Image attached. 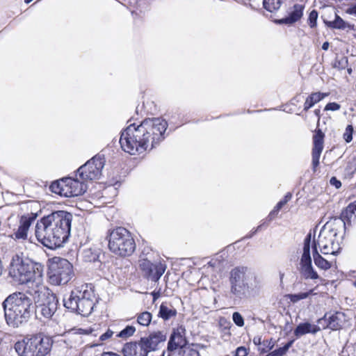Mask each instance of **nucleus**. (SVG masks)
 Wrapping results in <instances>:
<instances>
[{
	"label": "nucleus",
	"instance_id": "33",
	"mask_svg": "<svg viewBox=\"0 0 356 356\" xmlns=\"http://www.w3.org/2000/svg\"><path fill=\"white\" fill-rule=\"evenodd\" d=\"M313 289L309 290L307 292H301L298 293L289 294L288 298L291 302L295 303L301 300L305 299L309 297V295L313 294Z\"/></svg>",
	"mask_w": 356,
	"mask_h": 356
},
{
	"label": "nucleus",
	"instance_id": "11",
	"mask_svg": "<svg viewBox=\"0 0 356 356\" xmlns=\"http://www.w3.org/2000/svg\"><path fill=\"white\" fill-rule=\"evenodd\" d=\"M152 254L148 248H145L140 256L139 266L145 277L156 282L164 273L166 266L160 261L152 262Z\"/></svg>",
	"mask_w": 356,
	"mask_h": 356
},
{
	"label": "nucleus",
	"instance_id": "27",
	"mask_svg": "<svg viewBox=\"0 0 356 356\" xmlns=\"http://www.w3.org/2000/svg\"><path fill=\"white\" fill-rule=\"evenodd\" d=\"M100 250L97 248H88L83 251L82 258L86 262L99 261Z\"/></svg>",
	"mask_w": 356,
	"mask_h": 356
},
{
	"label": "nucleus",
	"instance_id": "61",
	"mask_svg": "<svg viewBox=\"0 0 356 356\" xmlns=\"http://www.w3.org/2000/svg\"><path fill=\"white\" fill-rule=\"evenodd\" d=\"M354 284L356 286V279H355V281L354 282Z\"/></svg>",
	"mask_w": 356,
	"mask_h": 356
},
{
	"label": "nucleus",
	"instance_id": "35",
	"mask_svg": "<svg viewBox=\"0 0 356 356\" xmlns=\"http://www.w3.org/2000/svg\"><path fill=\"white\" fill-rule=\"evenodd\" d=\"M274 346L275 343L273 341L272 339H270V340H264L262 341L261 346L259 347L258 349L261 353H267L272 350Z\"/></svg>",
	"mask_w": 356,
	"mask_h": 356
},
{
	"label": "nucleus",
	"instance_id": "31",
	"mask_svg": "<svg viewBox=\"0 0 356 356\" xmlns=\"http://www.w3.org/2000/svg\"><path fill=\"white\" fill-rule=\"evenodd\" d=\"M325 24L332 29H345L346 27V22L338 15H335V19L331 22H325Z\"/></svg>",
	"mask_w": 356,
	"mask_h": 356
},
{
	"label": "nucleus",
	"instance_id": "50",
	"mask_svg": "<svg viewBox=\"0 0 356 356\" xmlns=\"http://www.w3.org/2000/svg\"><path fill=\"white\" fill-rule=\"evenodd\" d=\"M346 13L356 16V3L347 8Z\"/></svg>",
	"mask_w": 356,
	"mask_h": 356
},
{
	"label": "nucleus",
	"instance_id": "8",
	"mask_svg": "<svg viewBox=\"0 0 356 356\" xmlns=\"http://www.w3.org/2000/svg\"><path fill=\"white\" fill-rule=\"evenodd\" d=\"M52 340L42 334L26 337L15 344L19 356H46L52 347Z\"/></svg>",
	"mask_w": 356,
	"mask_h": 356
},
{
	"label": "nucleus",
	"instance_id": "48",
	"mask_svg": "<svg viewBox=\"0 0 356 356\" xmlns=\"http://www.w3.org/2000/svg\"><path fill=\"white\" fill-rule=\"evenodd\" d=\"M294 342V340H291L288 341L284 346L282 347H280V348L282 350V352L286 354V353L288 351V350L291 347Z\"/></svg>",
	"mask_w": 356,
	"mask_h": 356
},
{
	"label": "nucleus",
	"instance_id": "28",
	"mask_svg": "<svg viewBox=\"0 0 356 356\" xmlns=\"http://www.w3.org/2000/svg\"><path fill=\"white\" fill-rule=\"evenodd\" d=\"M65 187L66 184L64 178L61 180L53 181L50 185L49 188L52 193L60 195V196L67 197V194H65Z\"/></svg>",
	"mask_w": 356,
	"mask_h": 356
},
{
	"label": "nucleus",
	"instance_id": "53",
	"mask_svg": "<svg viewBox=\"0 0 356 356\" xmlns=\"http://www.w3.org/2000/svg\"><path fill=\"white\" fill-rule=\"evenodd\" d=\"M152 296L153 298V301L154 302V301H156V299L159 298L160 293H159V292L153 291L152 293Z\"/></svg>",
	"mask_w": 356,
	"mask_h": 356
},
{
	"label": "nucleus",
	"instance_id": "54",
	"mask_svg": "<svg viewBox=\"0 0 356 356\" xmlns=\"http://www.w3.org/2000/svg\"><path fill=\"white\" fill-rule=\"evenodd\" d=\"M314 114L317 117L318 122H319L320 118H321V111H320V109H316L314 111Z\"/></svg>",
	"mask_w": 356,
	"mask_h": 356
},
{
	"label": "nucleus",
	"instance_id": "3",
	"mask_svg": "<svg viewBox=\"0 0 356 356\" xmlns=\"http://www.w3.org/2000/svg\"><path fill=\"white\" fill-rule=\"evenodd\" d=\"M41 293L42 292L38 287L33 292L27 290L9 295L2 303L7 324L19 327L26 323L35 312L34 300L40 298Z\"/></svg>",
	"mask_w": 356,
	"mask_h": 356
},
{
	"label": "nucleus",
	"instance_id": "58",
	"mask_svg": "<svg viewBox=\"0 0 356 356\" xmlns=\"http://www.w3.org/2000/svg\"><path fill=\"white\" fill-rule=\"evenodd\" d=\"M280 280L282 281V279H283V277H284V273H281V272H280Z\"/></svg>",
	"mask_w": 356,
	"mask_h": 356
},
{
	"label": "nucleus",
	"instance_id": "29",
	"mask_svg": "<svg viewBox=\"0 0 356 356\" xmlns=\"http://www.w3.org/2000/svg\"><path fill=\"white\" fill-rule=\"evenodd\" d=\"M324 134L321 129L316 131L313 136V149L312 151L322 152L323 149Z\"/></svg>",
	"mask_w": 356,
	"mask_h": 356
},
{
	"label": "nucleus",
	"instance_id": "24",
	"mask_svg": "<svg viewBox=\"0 0 356 356\" xmlns=\"http://www.w3.org/2000/svg\"><path fill=\"white\" fill-rule=\"evenodd\" d=\"M177 314V309L172 306L165 302H162L159 307L158 316L164 321H168L171 318L175 317Z\"/></svg>",
	"mask_w": 356,
	"mask_h": 356
},
{
	"label": "nucleus",
	"instance_id": "25",
	"mask_svg": "<svg viewBox=\"0 0 356 356\" xmlns=\"http://www.w3.org/2000/svg\"><path fill=\"white\" fill-rule=\"evenodd\" d=\"M312 255L314 259V264L320 269L326 270L331 268L332 264L326 259L323 258L318 250L316 249V245H314L312 247Z\"/></svg>",
	"mask_w": 356,
	"mask_h": 356
},
{
	"label": "nucleus",
	"instance_id": "42",
	"mask_svg": "<svg viewBox=\"0 0 356 356\" xmlns=\"http://www.w3.org/2000/svg\"><path fill=\"white\" fill-rule=\"evenodd\" d=\"M291 197H292L291 193H287L284 195V198L277 203L275 207H277V209H279L280 210H281V209L291 199Z\"/></svg>",
	"mask_w": 356,
	"mask_h": 356
},
{
	"label": "nucleus",
	"instance_id": "4",
	"mask_svg": "<svg viewBox=\"0 0 356 356\" xmlns=\"http://www.w3.org/2000/svg\"><path fill=\"white\" fill-rule=\"evenodd\" d=\"M229 282L231 295L240 300L257 295L262 287L261 278L245 266L232 269Z\"/></svg>",
	"mask_w": 356,
	"mask_h": 356
},
{
	"label": "nucleus",
	"instance_id": "5",
	"mask_svg": "<svg viewBox=\"0 0 356 356\" xmlns=\"http://www.w3.org/2000/svg\"><path fill=\"white\" fill-rule=\"evenodd\" d=\"M44 271V266L40 263L34 262L28 258L13 259L9 270L8 275L11 278V282L15 284H24L29 283H35L36 289L38 287L41 291L42 286L40 283Z\"/></svg>",
	"mask_w": 356,
	"mask_h": 356
},
{
	"label": "nucleus",
	"instance_id": "16",
	"mask_svg": "<svg viewBox=\"0 0 356 356\" xmlns=\"http://www.w3.org/2000/svg\"><path fill=\"white\" fill-rule=\"evenodd\" d=\"M185 334L186 329L183 325L173 329L168 343L167 350L172 353L178 348L182 350L184 348L186 347L187 340Z\"/></svg>",
	"mask_w": 356,
	"mask_h": 356
},
{
	"label": "nucleus",
	"instance_id": "18",
	"mask_svg": "<svg viewBox=\"0 0 356 356\" xmlns=\"http://www.w3.org/2000/svg\"><path fill=\"white\" fill-rule=\"evenodd\" d=\"M334 224L339 227H343L346 229V225H350L352 222L356 221V201L349 204L345 209H343L339 217H334L332 218Z\"/></svg>",
	"mask_w": 356,
	"mask_h": 356
},
{
	"label": "nucleus",
	"instance_id": "14",
	"mask_svg": "<svg viewBox=\"0 0 356 356\" xmlns=\"http://www.w3.org/2000/svg\"><path fill=\"white\" fill-rule=\"evenodd\" d=\"M44 296H45L42 302H38V305H35V313L37 315H41V316L49 319L53 315L55 314L57 310L58 305V299L54 293H48L47 296H45L44 293H42Z\"/></svg>",
	"mask_w": 356,
	"mask_h": 356
},
{
	"label": "nucleus",
	"instance_id": "57",
	"mask_svg": "<svg viewBox=\"0 0 356 356\" xmlns=\"http://www.w3.org/2000/svg\"><path fill=\"white\" fill-rule=\"evenodd\" d=\"M264 223L263 224H261L259 225V226H257L256 228L254 229V232H257L259 231H260L261 229V227L262 226L264 225Z\"/></svg>",
	"mask_w": 356,
	"mask_h": 356
},
{
	"label": "nucleus",
	"instance_id": "17",
	"mask_svg": "<svg viewBox=\"0 0 356 356\" xmlns=\"http://www.w3.org/2000/svg\"><path fill=\"white\" fill-rule=\"evenodd\" d=\"M346 321V316L343 313L336 312L333 314L326 313L323 317L318 320V323L323 328H330L332 330L340 329Z\"/></svg>",
	"mask_w": 356,
	"mask_h": 356
},
{
	"label": "nucleus",
	"instance_id": "26",
	"mask_svg": "<svg viewBox=\"0 0 356 356\" xmlns=\"http://www.w3.org/2000/svg\"><path fill=\"white\" fill-rule=\"evenodd\" d=\"M327 96V93L321 92H312L309 95L304 104V111H307L309 108L314 106L316 103L321 102L323 98Z\"/></svg>",
	"mask_w": 356,
	"mask_h": 356
},
{
	"label": "nucleus",
	"instance_id": "45",
	"mask_svg": "<svg viewBox=\"0 0 356 356\" xmlns=\"http://www.w3.org/2000/svg\"><path fill=\"white\" fill-rule=\"evenodd\" d=\"M248 350L244 346L238 347L236 350L235 356H247Z\"/></svg>",
	"mask_w": 356,
	"mask_h": 356
},
{
	"label": "nucleus",
	"instance_id": "59",
	"mask_svg": "<svg viewBox=\"0 0 356 356\" xmlns=\"http://www.w3.org/2000/svg\"><path fill=\"white\" fill-rule=\"evenodd\" d=\"M32 1H33V0H24V2H25L26 3H31Z\"/></svg>",
	"mask_w": 356,
	"mask_h": 356
},
{
	"label": "nucleus",
	"instance_id": "49",
	"mask_svg": "<svg viewBox=\"0 0 356 356\" xmlns=\"http://www.w3.org/2000/svg\"><path fill=\"white\" fill-rule=\"evenodd\" d=\"M209 266H211L212 268H220V263L217 259H211L210 261L208 262Z\"/></svg>",
	"mask_w": 356,
	"mask_h": 356
},
{
	"label": "nucleus",
	"instance_id": "1",
	"mask_svg": "<svg viewBox=\"0 0 356 356\" xmlns=\"http://www.w3.org/2000/svg\"><path fill=\"white\" fill-rule=\"evenodd\" d=\"M168 126L167 121L161 118H146L138 125L130 124L121 131V147L131 155L151 150L164 140Z\"/></svg>",
	"mask_w": 356,
	"mask_h": 356
},
{
	"label": "nucleus",
	"instance_id": "9",
	"mask_svg": "<svg viewBox=\"0 0 356 356\" xmlns=\"http://www.w3.org/2000/svg\"><path fill=\"white\" fill-rule=\"evenodd\" d=\"M47 276L52 285H64L74 277L72 264L66 259L54 257L48 259Z\"/></svg>",
	"mask_w": 356,
	"mask_h": 356
},
{
	"label": "nucleus",
	"instance_id": "52",
	"mask_svg": "<svg viewBox=\"0 0 356 356\" xmlns=\"http://www.w3.org/2000/svg\"><path fill=\"white\" fill-rule=\"evenodd\" d=\"M101 356H120L117 353L113 352H104Z\"/></svg>",
	"mask_w": 356,
	"mask_h": 356
},
{
	"label": "nucleus",
	"instance_id": "40",
	"mask_svg": "<svg viewBox=\"0 0 356 356\" xmlns=\"http://www.w3.org/2000/svg\"><path fill=\"white\" fill-rule=\"evenodd\" d=\"M232 321H234L235 325L238 327H243L244 325V318L242 316V315L238 312H235L233 313Z\"/></svg>",
	"mask_w": 356,
	"mask_h": 356
},
{
	"label": "nucleus",
	"instance_id": "46",
	"mask_svg": "<svg viewBox=\"0 0 356 356\" xmlns=\"http://www.w3.org/2000/svg\"><path fill=\"white\" fill-rule=\"evenodd\" d=\"M280 211V210L279 209H277V207H275L268 214L267 217V220H268L269 222L272 221L277 216Z\"/></svg>",
	"mask_w": 356,
	"mask_h": 356
},
{
	"label": "nucleus",
	"instance_id": "22",
	"mask_svg": "<svg viewBox=\"0 0 356 356\" xmlns=\"http://www.w3.org/2000/svg\"><path fill=\"white\" fill-rule=\"evenodd\" d=\"M124 356H147L149 351L140 341L127 342L122 350Z\"/></svg>",
	"mask_w": 356,
	"mask_h": 356
},
{
	"label": "nucleus",
	"instance_id": "55",
	"mask_svg": "<svg viewBox=\"0 0 356 356\" xmlns=\"http://www.w3.org/2000/svg\"><path fill=\"white\" fill-rule=\"evenodd\" d=\"M329 48V42H325L323 43L322 44V49L325 51H327Z\"/></svg>",
	"mask_w": 356,
	"mask_h": 356
},
{
	"label": "nucleus",
	"instance_id": "30",
	"mask_svg": "<svg viewBox=\"0 0 356 356\" xmlns=\"http://www.w3.org/2000/svg\"><path fill=\"white\" fill-rule=\"evenodd\" d=\"M285 0H263L264 9L270 13L277 10Z\"/></svg>",
	"mask_w": 356,
	"mask_h": 356
},
{
	"label": "nucleus",
	"instance_id": "6",
	"mask_svg": "<svg viewBox=\"0 0 356 356\" xmlns=\"http://www.w3.org/2000/svg\"><path fill=\"white\" fill-rule=\"evenodd\" d=\"M63 305L67 309L83 316L91 314L97 302L94 290L88 284L71 291L63 298Z\"/></svg>",
	"mask_w": 356,
	"mask_h": 356
},
{
	"label": "nucleus",
	"instance_id": "34",
	"mask_svg": "<svg viewBox=\"0 0 356 356\" xmlns=\"http://www.w3.org/2000/svg\"><path fill=\"white\" fill-rule=\"evenodd\" d=\"M136 332V328L133 325H127L122 330L118 332L116 335L118 338L126 339L131 336Z\"/></svg>",
	"mask_w": 356,
	"mask_h": 356
},
{
	"label": "nucleus",
	"instance_id": "51",
	"mask_svg": "<svg viewBox=\"0 0 356 356\" xmlns=\"http://www.w3.org/2000/svg\"><path fill=\"white\" fill-rule=\"evenodd\" d=\"M252 341L254 345L259 346V347L261 346L262 341H261V337H259V336L254 337Z\"/></svg>",
	"mask_w": 356,
	"mask_h": 356
},
{
	"label": "nucleus",
	"instance_id": "39",
	"mask_svg": "<svg viewBox=\"0 0 356 356\" xmlns=\"http://www.w3.org/2000/svg\"><path fill=\"white\" fill-rule=\"evenodd\" d=\"M348 58L342 56L339 59H337L334 63V67L339 70L345 69L348 65Z\"/></svg>",
	"mask_w": 356,
	"mask_h": 356
},
{
	"label": "nucleus",
	"instance_id": "23",
	"mask_svg": "<svg viewBox=\"0 0 356 356\" xmlns=\"http://www.w3.org/2000/svg\"><path fill=\"white\" fill-rule=\"evenodd\" d=\"M320 327L317 325L312 324L309 322H304L299 323L296 326L293 334L297 338H300L307 334H315L320 331Z\"/></svg>",
	"mask_w": 356,
	"mask_h": 356
},
{
	"label": "nucleus",
	"instance_id": "38",
	"mask_svg": "<svg viewBox=\"0 0 356 356\" xmlns=\"http://www.w3.org/2000/svg\"><path fill=\"white\" fill-rule=\"evenodd\" d=\"M318 16V14L316 10H313L310 12L308 17V24L311 28L316 26Z\"/></svg>",
	"mask_w": 356,
	"mask_h": 356
},
{
	"label": "nucleus",
	"instance_id": "7",
	"mask_svg": "<svg viewBox=\"0 0 356 356\" xmlns=\"http://www.w3.org/2000/svg\"><path fill=\"white\" fill-rule=\"evenodd\" d=\"M106 239L111 252L125 257L131 256L136 250V243L131 233L123 227H118L108 231Z\"/></svg>",
	"mask_w": 356,
	"mask_h": 356
},
{
	"label": "nucleus",
	"instance_id": "12",
	"mask_svg": "<svg viewBox=\"0 0 356 356\" xmlns=\"http://www.w3.org/2000/svg\"><path fill=\"white\" fill-rule=\"evenodd\" d=\"M105 162L104 155L97 154L78 168L76 176L85 181L99 179Z\"/></svg>",
	"mask_w": 356,
	"mask_h": 356
},
{
	"label": "nucleus",
	"instance_id": "43",
	"mask_svg": "<svg viewBox=\"0 0 356 356\" xmlns=\"http://www.w3.org/2000/svg\"><path fill=\"white\" fill-rule=\"evenodd\" d=\"M341 108V106L337 102H330L326 104V106L324 108L325 111H335L339 110Z\"/></svg>",
	"mask_w": 356,
	"mask_h": 356
},
{
	"label": "nucleus",
	"instance_id": "56",
	"mask_svg": "<svg viewBox=\"0 0 356 356\" xmlns=\"http://www.w3.org/2000/svg\"><path fill=\"white\" fill-rule=\"evenodd\" d=\"M257 232H254V229L250 232V233L245 236V238H252Z\"/></svg>",
	"mask_w": 356,
	"mask_h": 356
},
{
	"label": "nucleus",
	"instance_id": "44",
	"mask_svg": "<svg viewBox=\"0 0 356 356\" xmlns=\"http://www.w3.org/2000/svg\"><path fill=\"white\" fill-rule=\"evenodd\" d=\"M113 334V332L110 329H108L106 332L102 334L99 337V341H104L110 339Z\"/></svg>",
	"mask_w": 356,
	"mask_h": 356
},
{
	"label": "nucleus",
	"instance_id": "41",
	"mask_svg": "<svg viewBox=\"0 0 356 356\" xmlns=\"http://www.w3.org/2000/svg\"><path fill=\"white\" fill-rule=\"evenodd\" d=\"M322 152L312 151V165L314 171H316V167L319 165V159Z\"/></svg>",
	"mask_w": 356,
	"mask_h": 356
},
{
	"label": "nucleus",
	"instance_id": "15",
	"mask_svg": "<svg viewBox=\"0 0 356 356\" xmlns=\"http://www.w3.org/2000/svg\"><path fill=\"white\" fill-rule=\"evenodd\" d=\"M37 213H31L21 216L19 225L16 230L11 234L12 238L15 241H24L27 238L28 232L32 222L36 219Z\"/></svg>",
	"mask_w": 356,
	"mask_h": 356
},
{
	"label": "nucleus",
	"instance_id": "2",
	"mask_svg": "<svg viewBox=\"0 0 356 356\" xmlns=\"http://www.w3.org/2000/svg\"><path fill=\"white\" fill-rule=\"evenodd\" d=\"M72 218L71 213L63 210L43 216L35 227L37 240L51 250L61 247L70 236Z\"/></svg>",
	"mask_w": 356,
	"mask_h": 356
},
{
	"label": "nucleus",
	"instance_id": "37",
	"mask_svg": "<svg viewBox=\"0 0 356 356\" xmlns=\"http://www.w3.org/2000/svg\"><path fill=\"white\" fill-rule=\"evenodd\" d=\"M354 129L352 124H348L345 129L343 138L346 143H350L353 140Z\"/></svg>",
	"mask_w": 356,
	"mask_h": 356
},
{
	"label": "nucleus",
	"instance_id": "47",
	"mask_svg": "<svg viewBox=\"0 0 356 356\" xmlns=\"http://www.w3.org/2000/svg\"><path fill=\"white\" fill-rule=\"evenodd\" d=\"M330 184L336 188H339L341 186V181H339L336 177H331Z\"/></svg>",
	"mask_w": 356,
	"mask_h": 356
},
{
	"label": "nucleus",
	"instance_id": "13",
	"mask_svg": "<svg viewBox=\"0 0 356 356\" xmlns=\"http://www.w3.org/2000/svg\"><path fill=\"white\" fill-rule=\"evenodd\" d=\"M312 234L309 232L304 239L302 254L300 261L299 271L305 280H316L319 278L317 272L312 266L311 248L312 245Z\"/></svg>",
	"mask_w": 356,
	"mask_h": 356
},
{
	"label": "nucleus",
	"instance_id": "21",
	"mask_svg": "<svg viewBox=\"0 0 356 356\" xmlns=\"http://www.w3.org/2000/svg\"><path fill=\"white\" fill-rule=\"evenodd\" d=\"M166 340V334L163 332H154L147 337H142L140 341L149 352L155 350L159 343Z\"/></svg>",
	"mask_w": 356,
	"mask_h": 356
},
{
	"label": "nucleus",
	"instance_id": "10",
	"mask_svg": "<svg viewBox=\"0 0 356 356\" xmlns=\"http://www.w3.org/2000/svg\"><path fill=\"white\" fill-rule=\"evenodd\" d=\"M338 225L334 224L331 219L321 228L318 238H313L312 248L316 245V249L323 254H335L338 248V243L335 244L336 238L339 233Z\"/></svg>",
	"mask_w": 356,
	"mask_h": 356
},
{
	"label": "nucleus",
	"instance_id": "19",
	"mask_svg": "<svg viewBox=\"0 0 356 356\" xmlns=\"http://www.w3.org/2000/svg\"><path fill=\"white\" fill-rule=\"evenodd\" d=\"M66 184L67 197H75L83 195L87 191V184L85 181L81 179V177L76 175L75 179L70 177L65 178Z\"/></svg>",
	"mask_w": 356,
	"mask_h": 356
},
{
	"label": "nucleus",
	"instance_id": "20",
	"mask_svg": "<svg viewBox=\"0 0 356 356\" xmlns=\"http://www.w3.org/2000/svg\"><path fill=\"white\" fill-rule=\"evenodd\" d=\"M304 9V5L295 3L292 7H289L286 10L287 15L282 19H276L275 23L277 24H293L302 18L303 16Z\"/></svg>",
	"mask_w": 356,
	"mask_h": 356
},
{
	"label": "nucleus",
	"instance_id": "32",
	"mask_svg": "<svg viewBox=\"0 0 356 356\" xmlns=\"http://www.w3.org/2000/svg\"><path fill=\"white\" fill-rule=\"evenodd\" d=\"M152 315L149 312H143L138 315L137 322L143 326H147L151 323Z\"/></svg>",
	"mask_w": 356,
	"mask_h": 356
},
{
	"label": "nucleus",
	"instance_id": "60",
	"mask_svg": "<svg viewBox=\"0 0 356 356\" xmlns=\"http://www.w3.org/2000/svg\"><path fill=\"white\" fill-rule=\"evenodd\" d=\"M348 72L349 74H351V72H352V69H351V68L348 69Z\"/></svg>",
	"mask_w": 356,
	"mask_h": 356
},
{
	"label": "nucleus",
	"instance_id": "36",
	"mask_svg": "<svg viewBox=\"0 0 356 356\" xmlns=\"http://www.w3.org/2000/svg\"><path fill=\"white\" fill-rule=\"evenodd\" d=\"M179 355V356H200L197 350L187 346L180 350Z\"/></svg>",
	"mask_w": 356,
	"mask_h": 356
}]
</instances>
